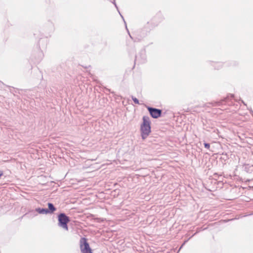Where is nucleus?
I'll use <instances>...</instances> for the list:
<instances>
[{"mask_svg":"<svg viewBox=\"0 0 253 253\" xmlns=\"http://www.w3.org/2000/svg\"><path fill=\"white\" fill-rule=\"evenodd\" d=\"M70 219L65 213H61L58 215V225L66 230H68L67 223L69 222Z\"/></svg>","mask_w":253,"mask_h":253,"instance_id":"f03ea898","label":"nucleus"},{"mask_svg":"<svg viewBox=\"0 0 253 253\" xmlns=\"http://www.w3.org/2000/svg\"><path fill=\"white\" fill-rule=\"evenodd\" d=\"M131 98H132V100L133 101V102L135 104H139V100L136 97H134L133 96H132Z\"/></svg>","mask_w":253,"mask_h":253,"instance_id":"0eeeda50","label":"nucleus"},{"mask_svg":"<svg viewBox=\"0 0 253 253\" xmlns=\"http://www.w3.org/2000/svg\"><path fill=\"white\" fill-rule=\"evenodd\" d=\"M205 147L208 149H209L210 148V145L208 143H204Z\"/></svg>","mask_w":253,"mask_h":253,"instance_id":"6e6552de","label":"nucleus"},{"mask_svg":"<svg viewBox=\"0 0 253 253\" xmlns=\"http://www.w3.org/2000/svg\"><path fill=\"white\" fill-rule=\"evenodd\" d=\"M225 100H221L220 102H218V105H220L221 104H222L224 102H225Z\"/></svg>","mask_w":253,"mask_h":253,"instance_id":"1a4fd4ad","label":"nucleus"},{"mask_svg":"<svg viewBox=\"0 0 253 253\" xmlns=\"http://www.w3.org/2000/svg\"><path fill=\"white\" fill-rule=\"evenodd\" d=\"M114 4H115V6H116V7H117V5H116V4L115 3V2H114Z\"/></svg>","mask_w":253,"mask_h":253,"instance_id":"9d476101","label":"nucleus"},{"mask_svg":"<svg viewBox=\"0 0 253 253\" xmlns=\"http://www.w3.org/2000/svg\"><path fill=\"white\" fill-rule=\"evenodd\" d=\"M48 210L49 211V213H52L56 211V208L54 207V205L51 203L48 204Z\"/></svg>","mask_w":253,"mask_h":253,"instance_id":"423d86ee","label":"nucleus"},{"mask_svg":"<svg viewBox=\"0 0 253 253\" xmlns=\"http://www.w3.org/2000/svg\"><path fill=\"white\" fill-rule=\"evenodd\" d=\"M80 246L82 253H92L86 238H82L81 239Z\"/></svg>","mask_w":253,"mask_h":253,"instance_id":"7ed1b4c3","label":"nucleus"},{"mask_svg":"<svg viewBox=\"0 0 253 253\" xmlns=\"http://www.w3.org/2000/svg\"><path fill=\"white\" fill-rule=\"evenodd\" d=\"M141 136L143 139H145L151 132L149 118L147 116L143 117V123L141 125Z\"/></svg>","mask_w":253,"mask_h":253,"instance_id":"f257e3e1","label":"nucleus"},{"mask_svg":"<svg viewBox=\"0 0 253 253\" xmlns=\"http://www.w3.org/2000/svg\"><path fill=\"white\" fill-rule=\"evenodd\" d=\"M36 211L40 214H47L49 213V211L47 209L38 208L36 209Z\"/></svg>","mask_w":253,"mask_h":253,"instance_id":"39448f33","label":"nucleus"},{"mask_svg":"<svg viewBox=\"0 0 253 253\" xmlns=\"http://www.w3.org/2000/svg\"><path fill=\"white\" fill-rule=\"evenodd\" d=\"M148 110L151 116L153 118H158V117H160L162 113V110L160 109L152 107H148Z\"/></svg>","mask_w":253,"mask_h":253,"instance_id":"20e7f679","label":"nucleus"}]
</instances>
